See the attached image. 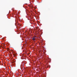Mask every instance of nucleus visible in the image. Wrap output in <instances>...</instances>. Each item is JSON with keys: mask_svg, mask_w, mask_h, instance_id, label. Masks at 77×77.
Wrapping results in <instances>:
<instances>
[{"mask_svg": "<svg viewBox=\"0 0 77 77\" xmlns=\"http://www.w3.org/2000/svg\"><path fill=\"white\" fill-rule=\"evenodd\" d=\"M32 39L33 40V41H35V38H34L33 37H32Z\"/></svg>", "mask_w": 77, "mask_h": 77, "instance_id": "obj_1", "label": "nucleus"}, {"mask_svg": "<svg viewBox=\"0 0 77 77\" xmlns=\"http://www.w3.org/2000/svg\"><path fill=\"white\" fill-rule=\"evenodd\" d=\"M33 37L34 38H36V36H35L34 37Z\"/></svg>", "mask_w": 77, "mask_h": 77, "instance_id": "obj_2", "label": "nucleus"}]
</instances>
